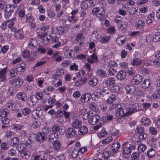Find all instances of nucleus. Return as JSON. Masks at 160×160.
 I'll use <instances>...</instances> for the list:
<instances>
[{"mask_svg": "<svg viewBox=\"0 0 160 160\" xmlns=\"http://www.w3.org/2000/svg\"><path fill=\"white\" fill-rule=\"evenodd\" d=\"M116 116L120 117H123L129 115L126 106L123 103L118 105L116 108Z\"/></svg>", "mask_w": 160, "mask_h": 160, "instance_id": "f257e3e1", "label": "nucleus"}, {"mask_svg": "<svg viewBox=\"0 0 160 160\" xmlns=\"http://www.w3.org/2000/svg\"><path fill=\"white\" fill-rule=\"evenodd\" d=\"M92 13L93 14L97 15L100 17L102 19H105L107 17V15H104L105 10L102 9H101L98 7L94 8L92 11Z\"/></svg>", "mask_w": 160, "mask_h": 160, "instance_id": "f03ea898", "label": "nucleus"}, {"mask_svg": "<svg viewBox=\"0 0 160 160\" xmlns=\"http://www.w3.org/2000/svg\"><path fill=\"white\" fill-rule=\"evenodd\" d=\"M79 114L83 119L87 120L89 116L92 115V112L90 111H88L86 108H83L79 110Z\"/></svg>", "mask_w": 160, "mask_h": 160, "instance_id": "7ed1b4c3", "label": "nucleus"}, {"mask_svg": "<svg viewBox=\"0 0 160 160\" xmlns=\"http://www.w3.org/2000/svg\"><path fill=\"white\" fill-rule=\"evenodd\" d=\"M129 115L139 110L138 106L137 104L132 103L129 105L126 106Z\"/></svg>", "mask_w": 160, "mask_h": 160, "instance_id": "20e7f679", "label": "nucleus"}, {"mask_svg": "<svg viewBox=\"0 0 160 160\" xmlns=\"http://www.w3.org/2000/svg\"><path fill=\"white\" fill-rule=\"evenodd\" d=\"M100 118L97 115L94 114L92 112V115L89 116L88 120V122L90 124L94 125L97 124L99 121Z\"/></svg>", "mask_w": 160, "mask_h": 160, "instance_id": "39448f33", "label": "nucleus"}, {"mask_svg": "<svg viewBox=\"0 0 160 160\" xmlns=\"http://www.w3.org/2000/svg\"><path fill=\"white\" fill-rule=\"evenodd\" d=\"M142 80V76L139 74H137L133 77L132 80V83L134 85H138L139 84Z\"/></svg>", "mask_w": 160, "mask_h": 160, "instance_id": "423d86ee", "label": "nucleus"}, {"mask_svg": "<svg viewBox=\"0 0 160 160\" xmlns=\"http://www.w3.org/2000/svg\"><path fill=\"white\" fill-rule=\"evenodd\" d=\"M127 72L124 70H120L117 74L116 77L119 80H123L126 78Z\"/></svg>", "mask_w": 160, "mask_h": 160, "instance_id": "0eeeda50", "label": "nucleus"}, {"mask_svg": "<svg viewBox=\"0 0 160 160\" xmlns=\"http://www.w3.org/2000/svg\"><path fill=\"white\" fill-rule=\"evenodd\" d=\"M47 138V136L42 132H39L36 135V140L39 142H42Z\"/></svg>", "mask_w": 160, "mask_h": 160, "instance_id": "6e6552de", "label": "nucleus"}, {"mask_svg": "<svg viewBox=\"0 0 160 160\" xmlns=\"http://www.w3.org/2000/svg\"><path fill=\"white\" fill-rule=\"evenodd\" d=\"M126 37L124 35L119 36L116 38V42L117 44L120 46L124 44L125 42Z\"/></svg>", "mask_w": 160, "mask_h": 160, "instance_id": "1a4fd4ad", "label": "nucleus"}, {"mask_svg": "<svg viewBox=\"0 0 160 160\" xmlns=\"http://www.w3.org/2000/svg\"><path fill=\"white\" fill-rule=\"evenodd\" d=\"M23 82V80L18 77L14 79L12 81V83L13 85L17 87L21 86Z\"/></svg>", "mask_w": 160, "mask_h": 160, "instance_id": "9d476101", "label": "nucleus"}, {"mask_svg": "<svg viewBox=\"0 0 160 160\" xmlns=\"http://www.w3.org/2000/svg\"><path fill=\"white\" fill-rule=\"evenodd\" d=\"M87 61L91 63H97L98 62V57L96 54L93 53L90 57L87 58Z\"/></svg>", "mask_w": 160, "mask_h": 160, "instance_id": "9b49d317", "label": "nucleus"}, {"mask_svg": "<svg viewBox=\"0 0 160 160\" xmlns=\"http://www.w3.org/2000/svg\"><path fill=\"white\" fill-rule=\"evenodd\" d=\"M91 95L88 93H84L82 95L80 100L82 103L88 102L91 99Z\"/></svg>", "mask_w": 160, "mask_h": 160, "instance_id": "f8f14e48", "label": "nucleus"}, {"mask_svg": "<svg viewBox=\"0 0 160 160\" xmlns=\"http://www.w3.org/2000/svg\"><path fill=\"white\" fill-rule=\"evenodd\" d=\"M53 148L55 151H59L62 146L61 142L58 140L55 141L52 143Z\"/></svg>", "mask_w": 160, "mask_h": 160, "instance_id": "ddd939ff", "label": "nucleus"}, {"mask_svg": "<svg viewBox=\"0 0 160 160\" xmlns=\"http://www.w3.org/2000/svg\"><path fill=\"white\" fill-rule=\"evenodd\" d=\"M56 30L57 31L55 33L58 34L60 35L64 34L67 32V29L66 27L63 28L61 26L57 27Z\"/></svg>", "mask_w": 160, "mask_h": 160, "instance_id": "4468645a", "label": "nucleus"}, {"mask_svg": "<svg viewBox=\"0 0 160 160\" xmlns=\"http://www.w3.org/2000/svg\"><path fill=\"white\" fill-rule=\"evenodd\" d=\"M64 72V70L62 69H57L56 70V73L53 74L52 77V79L57 80L59 78L61 74H63Z\"/></svg>", "mask_w": 160, "mask_h": 160, "instance_id": "2eb2a0df", "label": "nucleus"}, {"mask_svg": "<svg viewBox=\"0 0 160 160\" xmlns=\"http://www.w3.org/2000/svg\"><path fill=\"white\" fill-rule=\"evenodd\" d=\"M82 122L79 120L74 119L73 120L72 123V126L74 128H78L81 125Z\"/></svg>", "mask_w": 160, "mask_h": 160, "instance_id": "dca6fc26", "label": "nucleus"}, {"mask_svg": "<svg viewBox=\"0 0 160 160\" xmlns=\"http://www.w3.org/2000/svg\"><path fill=\"white\" fill-rule=\"evenodd\" d=\"M17 98L22 101H24L27 99V96L24 92H18L17 94Z\"/></svg>", "mask_w": 160, "mask_h": 160, "instance_id": "f3484780", "label": "nucleus"}, {"mask_svg": "<svg viewBox=\"0 0 160 160\" xmlns=\"http://www.w3.org/2000/svg\"><path fill=\"white\" fill-rule=\"evenodd\" d=\"M131 148L129 147H126L124 148L122 152V155L123 157L127 158V155L130 154L132 152Z\"/></svg>", "mask_w": 160, "mask_h": 160, "instance_id": "a211bd4d", "label": "nucleus"}, {"mask_svg": "<svg viewBox=\"0 0 160 160\" xmlns=\"http://www.w3.org/2000/svg\"><path fill=\"white\" fill-rule=\"evenodd\" d=\"M76 134V130L72 128H69L66 133V136L68 137L72 138L75 136Z\"/></svg>", "mask_w": 160, "mask_h": 160, "instance_id": "6ab92c4d", "label": "nucleus"}, {"mask_svg": "<svg viewBox=\"0 0 160 160\" xmlns=\"http://www.w3.org/2000/svg\"><path fill=\"white\" fill-rule=\"evenodd\" d=\"M59 52L58 51L54 52L52 56V58L54 59L55 61L58 62H60L62 60V57L59 55Z\"/></svg>", "mask_w": 160, "mask_h": 160, "instance_id": "aec40b11", "label": "nucleus"}, {"mask_svg": "<svg viewBox=\"0 0 160 160\" xmlns=\"http://www.w3.org/2000/svg\"><path fill=\"white\" fill-rule=\"evenodd\" d=\"M98 83V80L94 77H90L88 80V83L91 86H94L96 85Z\"/></svg>", "mask_w": 160, "mask_h": 160, "instance_id": "412c9836", "label": "nucleus"}, {"mask_svg": "<svg viewBox=\"0 0 160 160\" xmlns=\"http://www.w3.org/2000/svg\"><path fill=\"white\" fill-rule=\"evenodd\" d=\"M88 131V128L85 126L81 127L78 131V134L79 135H84L87 134Z\"/></svg>", "mask_w": 160, "mask_h": 160, "instance_id": "4be33fe9", "label": "nucleus"}, {"mask_svg": "<svg viewBox=\"0 0 160 160\" xmlns=\"http://www.w3.org/2000/svg\"><path fill=\"white\" fill-rule=\"evenodd\" d=\"M116 80L113 77H110L108 78L105 81V83L107 86H109L115 83Z\"/></svg>", "mask_w": 160, "mask_h": 160, "instance_id": "5701e85b", "label": "nucleus"}, {"mask_svg": "<svg viewBox=\"0 0 160 160\" xmlns=\"http://www.w3.org/2000/svg\"><path fill=\"white\" fill-rule=\"evenodd\" d=\"M142 60L140 58H136L133 59L131 64L132 65L138 66L142 64Z\"/></svg>", "mask_w": 160, "mask_h": 160, "instance_id": "b1692460", "label": "nucleus"}, {"mask_svg": "<svg viewBox=\"0 0 160 160\" xmlns=\"http://www.w3.org/2000/svg\"><path fill=\"white\" fill-rule=\"evenodd\" d=\"M76 40L81 45L85 41V38L82 33L79 34L77 36Z\"/></svg>", "mask_w": 160, "mask_h": 160, "instance_id": "393cba45", "label": "nucleus"}, {"mask_svg": "<svg viewBox=\"0 0 160 160\" xmlns=\"http://www.w3.org/2000/svg\"><path fill=\"white\" fill-rule=\"evenodd\" d=\"M96 73L97 76L101 78H104L107 76L106 72L101 69H97L96 71Z\"/></svg>", "mask_w": 160, "mask_h": 160, "instance_id": "a878e982", "label": "nucleus"}, {"mask_svg": "<svg viewBox=\"0 0 160 160\" xmlns=\"http://www.w3.org/2000/svg\"><path fill=\"white\" fill-rule=\"evenodd\" d=\"M14 37L18 39H20L23 38L22 30L20 29L16 32L14 34Z\"/></svg>", "mask_w": 160, "mask_h": 160, "instance_id": "bb28decb", "label": "nucleus"}, {"mask_svg": "<svg viewBox=\"0 0 160 160\" xmlns=\"http://www.w3.org/2000/svg\"><path fill=\"white\" fill-rule=\"evenodd\" d=\"M7 70V68L5 67L0 71V78L3 81L6 79V72Z\"/></svg>", "mask_w": 160, "mask_h": 160, "instance_id": "cd10ccee", "label": "nucleus"}, {"mask_svg": "<svg viewBox=\"0 0 160 160\" xmlns=\"http://www.w3.org/2000/svg\"><path fill=\"white\" fill-rule=\"evenodd\" d=\"M126 89L128 93L133 94L136 91V87L133 85H130L127 86Z\"/></svg>", "mask_w": 160, "mask_h": 160, "instance_id": "c85d7f7f", "label": "nucleus"}, {"mask_svg": "<svg viewBox=\"0 0 160 160\" xmlns=\"http://www.w3.org/2000/svg\"><path fill=\"white\" fill-rule=\"evenodd\" d=\"M49 28L48 26H43L40 28L41 30L43 31L44 32L42 34H38V38H42L44 37L47 34V33L46 32V30L48 29Z\"/></svg>", "mask_w": 160, "mask_h": 160, "instance_id": "c756f323", "label": "nucleus"}, {"mask_svg": "<svg viewBox=\"0 0 160 160\" xmlns=\"http://www.w3.org/2000/svg\"><path fill=\"white\" fill-rule=\"evenodd\" d=\"M1 121L2 124H4V125H2V128H7L8 127L7 125L10 122L9 119L7 118V117L2 118Z\"/></svg>", "mask_w": 160, "mask_h": 160, "instance_id": "7c9ffc66", "label": "nucleus"}, {"mask_svg": "<svg viewBox=\"0 0 160 160\" xmlns=\"http://www.w3.org/2000/svg\"><path fill=\"white\" fill-rule=\"evenodd\" d=\"M107 134L108 132L105 128H103L98 134V136L99 138H102L106 137Z\"/></svg>", "mask_w": 160, "mask_h": 160, "instance_id": "2f4dec72", "label": "nucleus"}, {"mask_svg": "<svg viewBox=\"0 0 160 160\" xmlns=\"http://www.w3.org/2000/svg\"><path fill=\"white\" fill-rule=\"evenodd\" d=\"M111 38L109 36L105 35L102 37L100 39V41L102 44H105L108 42Z\"/></svg>", "mask_w": 160, "mask_h": 160, "instance_id": "473e14b6", "label": "nucleus"}, {"mask_svg": "<svg viewBox=\"0 0 160 160\" xmlns=\"http://www.w3.org/2000/svg\"><path fill=\"white\" fill-rule=\"evenodd\" d=\"M141 122L143 125L146 126L149 125L151 123V120L147 117L143 118Z\"/></svg>", "mask_w": 160, "mask_h": 160, "instance_id": "72a5a7b5", "label": "nucleus"}, {"mask_svg": "<svg viewBox=\"0 0 160 160\" xmlns=\"http://www.w3.org/2000/svg\"><path fill=\"white\" fill-rule=\"evenodd\" d=\"M150 97L149 99L151 101H157L160 98L158 93L156 91L153 93L151 96H150Z\"/></svg>", "mask_w": 160, "mask_h": 160, "instance_id": "f704fd0d", "label": "nucleus"}, {"mask_svg": "<svg viewBox=\"0 0 160 160\" xmlns=\"http://www.w3.org/2000/svg\"><path fill=\"white\" fill-rule=\"evenodd\" d=\"M151 84V81L149 79H145L142 82V87L144 88H148Z\"/></svg>", "mask_w": 160, "mask_h": 160, "instance_id": "c9c22d12", "label": "nucleus"}, {"mask_svg": "<svg viewBox=\"0 0 160 160\" xmlns=\"http://www.w3.org/2000/svg\"><path fill=\"white\" fill-rule=\"evenodd\" d=\"M38 43L35 39H32L30 40L28 44V47L31 48H33L37 45Z\"/></svg>", "mask_w": 160, "mask_h": 160, "instance_id": "e433bc0d", "label": "nucleus"}, {"mask_svg": "<svg viewBox=\"0 0 160 160\" xmlns=\"http://www.w3.org/2000/svg\"><path fill=\"white\" fill-rule=\"evenodd\" d=\"M48 154L46 153H44L42 155L40 156L39 155L35 156L34 158V160H46V158L47 157Z\"/></svg>", "mask_w": 160, "mask_h": 160, "instance_id": "4c0bfd02", "label": "nucleus"}, {"mask_svg": "<svg viewBox=\"0 0 160 160\" xmlns=\"http://www.w3.org/2000/svg\"><path fill=\"white\" fill-rule=\"evenodd\" d=\"M140 154L138 152H133L131 155V160H139Z\"/></svg>", "mask_w": 160, "mask_h": 160, "instance_id": "58836bf2", "label": "nucleus"}, {"mask_svg": "<svg viewBox=\"0 0 160 160\" xmlns=\"http://www.w3.org/2000/svg\"><path fill=\"white\" fill-rule=\"evenodd\" d=\"M116 99L115 96L114 94H112L107 100V103L109 104H112L115 102Z\"/></svg>", "mask_w": 160, "mask_h": 160, "instance_id": "ea45409f", "label": "nucleus"}, {"mask_svg": "<svg viewBox=\"0 0 160 160\" xmlns=\"http://www.w3.org/2000/svg\"><path fill=\"white\" fill-rule=\"evenodd\" d=\"M109 68L108 70V74L110 76L115 75L117 73V69L113 68L108 67Z\"/></svg>", "mask_w": 160, "mask_h": 160, "instance_id": "a19ab883", "label": "nucleus"}, {"mask_svg": "<svg viewBox=\"0 0 160 160\" xmlns=\"http://www.w3.org/2000/svg\"><path fill=\"white\" fill-rule=\"evenodd\" d=\"M19 142V139L17 137H14L10 141V143L12 146H14L18 144Z\"/></svg>", "mask_w": 160, "mask_h": 160, "instance_id": "79ce46f5", "label": "nucleus"}, {"mask_svg": "<svg viewBox=\"0 0 160 160\" xmlns=\"http://www.w3.org/2000/svg\"><path fill=\"white\" fill-rule=\"evenodd\" d=\"M22 128V125L20 124H14L12 125V129L16 131L21 130Z\"/></svg>", "mask_w": 160, "mask_h": 160, "instance_id": "37998d69", "label": "nucleus"}, {"mask_svg": "<svg viewBox=\"0 0 160 160\" xmlns=\"http://www.w3.org/2000/svg\"><path fill=\"white\" fill-rule=\"evenodd\" d=\"M14 10V6L13 5L8 4L6 5L5 11L8 12H13Z\"/></svg>", "mask_w": 160, "mask_h": 160, "instance_id": "c03bdc74", "label": "nucleus"}, {"mask_svg": "<svg viewBox=\"0 0 160 160\" xmlns=\"http://www.w3.org/2000/svg\"><path fill=\"white\" fill-rule=\"evenodd\" d=\"M112 140V138L111 136H110L103 139L102 141V142L103 144H107L110 143Z\"/></svg>", "mask_w": 160, "mask_h": 160, "instance_id": "a18cd8bd", "label": "nucleus"}, {"mask_svg": "<svg viewBox=\"0 0 160 160\" xmlns=\"http://www.w3.org/2000/svg\"><path fill=\"white\" fill-rule=\"evenodd\" d=\"M52 131L51 128L49 127H45L42 129V132L46 134L47 136V134H49Z\"/></svg>", "mask_w": 160, "mask_h": 160, "instance_id": "49530a36", "label": "nucleus"}, {"mask_svg": "<svg viewBox=\"0 0 160 160\" xmlns=\"http://www.w3.org/2000/svg\"><path fill=\"white\" fill-rule=\"evenodd\" d=\"M146 149L145 145L143 144H140L139 145L138 147V150L139 152L142 153Z\"/></svg>", "mask_w": 160, "mask_h": 160, "instance_id": "de8ad7c7", "label": "nucleus"}, {"mask_svg": "<svg viewBox=\"0 0 160 160\" xmlns=\"http://www.w3.org/2000/svg\"><path fill=\"white\" fill-rule=\"evenodd\" d=\"M21 154L22 158L24 159H27L28 158L30 155V152L28 151H24L22 153H21Z\"/></svg>", "mask_w": 160, "mask_h": 160, "instance_id": "09e8293b", "label": "nucleus"}, {"mask_svg": "<svg viewBox=\"0 0 160 160\" xmlns=\"http://www.w3.org/2000/svg\"><path fill=\"white\" fill-rule=\"evenodd\" d=\"M22 112L23 115L26 116L30 113L31 110L29 108H25L22 109Z\"/></svg>", "mask_w": 160, "mask_h": 160, "instance_id": "8fccbe9b", "label": "nucleus"}, {"mask_svg": "<svg viewBox=\"0 0 160 160\" xmlns=\"http://www.w3.org/2000/svg\"><path fill=\"white\" fill-rule=\"evenodd\" d=\"M116 31L115 28L114 26H112L108 28L107 32L109 34H114Z\"/></svg>", "mask_w": 160, "mask_h": 160, "instance_id": "3c124183", "label": "nucleus"}, {"mask_svg": "<svg viewBox=\"0 0 160 160\" xmlns=\"http://www.w3.org/2000/svg\"><path fill=\"white\" fill-rule=\"evenodd\" d=\"M120 89L119 86L118 84H115L113 85L111 88V90L114 92H118Z\"/></svg>", "mask_w": 160, "mask_h": 160, "instance_id": "603ef678", "label": "nucleus"}, {"mask_svg": "<svg viewBox=\"0 0 160 160\" xmlns=\"http://www.w3.org/2000/svg\"><path fill=\"white\" fill-rule=\"evenodd\" d=\"M54 90V88L53 87L49 86L44 89L43 91L44 93L47 94H49V93H48V92L53 91Z\"/></svg>", "mask_w": 160, "mask_h": 160, "instance_id": "864d4df0", "label": "nucleus"}, {"mask_svg": "<svg viewBox=\"0 0 160 160\" xmlns=\"http://www.w3.org/2000/svg\"><path fill=\"white\" fill-rule=\"evenodd\" d=\"M72 50L71 49H68L66 50L65 52H64V54L67 58H70L72 57Z\"/></svg>", "mask_w": 160, "mask_h": 160, "instance_id": "5fc2aeb1", "label": "nucleus"}, {"mask_svg": "<svg viewBox=\"0 0 160 160\" xmlns=\"http://www.w3.org/2000/svg\"><path fill=\"white\" fill-rule=\"evenodd\" d=\"M155 154V151L152 148L150 149L147 152V154L148 157L152 158Z\"/></svg>", "mask_w": 160, "mask_h": 160, "instance_id": "6e6d98bb", "label": "nucleus"}, {"mask_svg": "<svg viewBox=\"0 0 160 160\" xmlns=\"http://www.w3.org/2000/svg\"><path fill=\"white\" fill-rule=\"evenodd\" d=\"M8 114L6 109L2 110L0 111V116L2 118L7 117Z\"/></svg>", "mask_w": 160, "mask_h": 160, "instance_id": "4d7b16f0", "label": "nucleus"}, {"mask_svg": "<svg viewBox=\"0 0 160 160\" xmlns=\"http://www.w3.org/2000/svg\"><path fill=\"white\" fill-rule=\"evenodd\" d=\"M25 146L24 144L22 143L18 144L16 147V148L19 151L23 150L25 149Z\"/></svg>", "mask_w": 160, "mask_h": 160, "instance_id": "13d9d810", "label": "nucleus"}, {"mask_svg": "<svg viewBox=\"0 0 160 160\" xmlns=\"http://www.w3.org/2000/svg\"><path fill=\"white\" fill-rule=\"evenodd\" d=\"M160 40V33L159 32H157L155 33L154 36L153 38V40L155 42L159 41Z\"/></svg>", "mask_w": 160, "mask_h": 160, "instance_id": "bf43d9fd", "label": "nucleus"}, {"mask_svg": "<svg viewBox=\"0 0 160 160\" xmlns=\"http://www.w3.org/2000/svg\"><path fill=\"white\" fill-rule=\"evenodd\" d=\"M41 110V109L39 108H37L36 109L33 110L32 112V116L36 115L37 117H38L40 114L38 113V112H40Z\"/></svg>", "mask_w": 160, "mask_h": 160, "instance_id": "052dcab7", "label": "nucleus"}, {"mask_svg": "<svg viewBox=\"0 0 160 160\" xmlns=\"http://www.w3.org/2000/svg\"><path fill=\"white\" fill-rule=\"evenodd\" d=\"M100 95H101V94L100 92H95L92 94V98L95 100H96L100 97Z\"/></svg>", "mask_w": 160, "mask_h": 160, "instance_id": "680f3d73", "label": "nucleus"}, {"mask_svg": "<svg viewBox=\"0 0 160 160\" xmlns=\"http://www.w3.org/2000/svg\"><path fill=\"white\" fill-rule=\"evenodd\" d=\"M81 7L82 8L81 10L86 11L88 7V4L86 2H83L81 3Z\"/></svg>", "mask_w": 160, "mask_h": 160, "instance_id": "e2e57ef3", "label": "nucleus"}, {"mask_svg": "<svg viewBox=\"0 0 160 160\" xmlns=\"http://www.w3.org/2000/svg\"><path fill=\"white\" fill-rule=\"evenodd\" d=\"M120 146V144L118 142L114 143L112 146V149L115 151H118L119 149Z\"/></svg>", "mask_w": 160, "mask_h": 160, "instance_id": "0e129e2a", "label": "nucleus"}, {"mask_svg": "<svg viewBox=\"0 0 160 160\" xmlns=\"http://www.w3.org/2000/svg\"><path fill=\"white\" fill-rule=\"evenodd\" d=\"M8 144L5 142L2 143L0 146L1 148L3 150H7L8 149Z\"/></svg>", "mask_w": 160, "mask_h": 160, "instance_id": "69168bd1", "label": "nucleus"}, {"mask_svg": "<svg viewBox=\"0 0 160 160\" xmlns=\"http://www.w3.org/2000/svg\"><path fill=\"white\" fill-rule=\"evenodd\" d=\"M16 75L17 73L13 69L10 70L9 73L8 74V76L11 78H14Z\"/></svg>", "mask_w": 160, "mask_h": 160, "instance_id": "338daca9", "label": "nucleus"}, {"mask_svg": "<svg viewBox=\"0 0 160 160\" xmlns=\"http://www.w3.org/2000/svg\"><path fill=\"white\" fill-rule=\"evenodd\" d=\"M110 152L109 151H106L102 154V157L104 159L108 158L110 156Z\"/></svg>", "mask_w": 160, "mask_h": 160, "instance_id": "774afa93", "label": "nucleus"}]
</instances>
